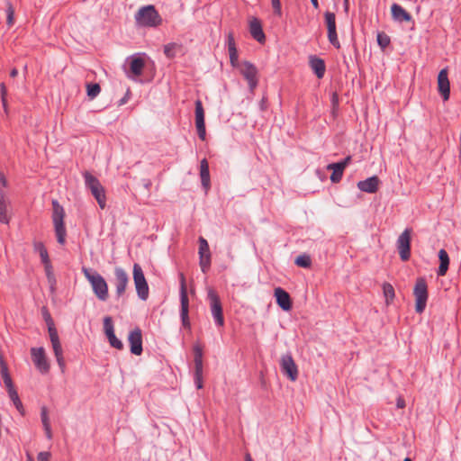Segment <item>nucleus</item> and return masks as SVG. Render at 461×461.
<instances>
[{"label": "nucleus", "mask_w": 461, "mask_h": 461, "mask_svg": "<svg viewBox=\"0 0 461 461\" xmlns=\"http://www.w3.org/2000/svg\"><path fill=\"white\" fill-rule=\"evenodd\" d=\"M267 99L264 96L259 102V108L261 111H265L267 109Z\"/></svg>", "instance_id": "obj_52"}, {"label": "nucleus", "mask_w": 461, "mask_h": 461, "mask_svg": "<svg viewBox=\"0 0 461 461\" xmlns=\"http://www.w3.org/2000/svg\"><path fill=\"white\" fill-rule=\"evenodd\" d=\"M31 355L36 368L41 374H47L50 371V366L46 357L45 349L42 347L32 348Z\"/></svg>", "instance_id": "obj_11"}, {"label": "nucleus", "mask_w": 461, "mask_h": 461, "mask_svg": "<svg viewBox=\"0 0 461 461\" xmlns=\"http://www.w3.org/2000/svg\"><path fill=\"white\" fill-rule=\"evenodd\" d=\"M380 180L376 176H370L357 183L360 191L374 194L378 190Z\"/></svg>", "instance_id": "obj_22"}, {"label": "nucleus", "mask_w": 461, "mask_h": 461, "mask_svg": "<svg viewBox=\"0 0 461 461\" xmlns=\"http://www.w3.org/2000/svg\"><path fill=\"white\" fill-rule=\"evenodd\" d=\"M180 277V303H181V310H180V317L182 321V324L184 327L189 328L190 321L188 317V309H189V301L187 297L186 286H185V279L184 274L179 275Z\"/></svg>", "instance_id": "obj_9"}, {"label": "nucleus", "mask_w": 461, "mask_h": 461, "mask_svg": "<svg viewBox=\"0 0 461 461\" xmlns=\"http://www.w3.org/2000/svg\"><path fill=\"white\" fill-rule=\"evenodd\" d=\"M228 52L230 56V62L232 67L239 68L240 64L239 63L238 50L236 48L235 41L231 33H229L228 39Z\"/></svg>", "instance_id": "obj_25"}, {"label": "nucleus", "mask_w": 461, "mask_h": 461, "mask_svg": "<svg viewBox=\"0 0 461 461\" xmlns=\"http://www.w3.org/2000/svg\"><path fill=\"white\" fill-rule=\"evenodd\" d=\"M438 258L440 264L438 269V276H443L446 275L449 266V257L445 249H440L438 251Z\"/></svg>", "instance_id": "obj_28"}, {"label": "nucleus", "mask_w": 461, "mask_h": 461, "mask_svg": "<svg viewBox=\"0 0 461 461\" xmlns=\"http://www.w3.org/2000/svg\"><path fill=\"white\" fill-rule=\"evenodd\" d=\"M195 126L198 137L204 140L206 137L205 122H204V110L202 101L197 99L195 101Z\"/></svg>", "instance_id": "obj_16"}, {"label": "nucleus", "mask_w": 461, "mask_h": 461, "mask_svg": "<svg viewBox=\"0 0 461 461\" xmlns=\"http://www.w3.org/2000/svg\"><path fill=\"white\" fill-rule=\"evenodd\" d=\"M128 341L131 347V353L135 356L141 355L142 348V334L140 328H135L129 333Z\"/></svg>", "instance_id": "obj_18"}, {"label": "nucleus", "mask_w": 461, "mask_h": 461, "mask_svg": "<svg viewBox=\"0 0 461 461\" xmlns=\"http://www.w3.org/2000/svg\"><path fill=\"white\" fill-rule=\"evenodd\" d=\"M348 0H345V2H347Z\"/></svg>", "instance_id": "obj_63"}, {"label": "nucleus", "mask_w": 461, "mask_h": 461, "mask_svg": "<svg viewBox=\"0 0 461 461\" xmlns=\"http://www.w3.org/2000/svg\"><path fill=\"white\" fill-rule=\"evenodd\" d=\"M309 65L318 78H322L326 71L325 62L322 59L317 56H311L309 59Z\"/></svg>", "instance_id": "obj_24"}, {"label": "nucleus", "mask_w": 461, "mask_h": 461, "mask_svg": "<svg viewBox=\"0 0 461 461\" xmlns=\"http://www.w3.org/2000/svg\"><path fill=\"white\" fill-rule=\"evenodd\" d=\"M86 186L91 191V194L97 201L101 209H104L106 205V196L104 188L101 185L100 181L89 172L83 174Z\"/></svg>", "instance_id": "obj_5"}, {"label": "nucleus", "mask_w": 461, "mask_h": 461, "mask_svg": "<svg viewBox=\"0 0 461 461\" xmlns=\"http://www.w3.org/2000/svg\"><path fill=\"white\" fill-rule=\"evenodd\" d=\"M43 429H44L45 435H46L47 438L51 439V438H52V431H51L50 425L47 426V427H43Z\"/></svg>", "instance_id": "obj_53"}, {"label": "nucleus", "mask_w": 461, "mask_h": 461, "mask_svg": "<svg viewBox=\"0 0 461 461\" xmlns=\"http://www.w3.org/2000/svg\"><path fill=\"white\" fill-rule=\"evenodd\" d=\"M17 75H18V70H17V68H13V69L11 70V72H10V76H11L12 77H16Z\"/></svg>", "instance_id": "obj_57"}, {"label": "nucleus", "mask_w": 461, "mask_h": 461, "mask_svg": "<svg viewBox=\"0 0 461 461\" xmlns=\"http://www.w3.org/2000/svg\"><path fill=\"white\" fill-rule=\"evenodd\" d=\"M438 92L441 94L445 101L448 100L450 95V85L447 77V68H443L439 71L438 76Z\"/></svg>", "instance_id": "obj_20"}, {"label": "nucleus", "mask_w": 461, "mask_h": 461, "mask_svg": "<svg viewBox=\"0 0 461 461\" xmlns=\"http://www.w3.org/2000/svg\"><path fill=\"white\" fill-rule=\"evenodd\" d=\"M0 222L7 224L9 216L7 213V201L5 193L0 190Z\"/></svg>", "instance_id": "obj_30"}, {"label": "nucleus", "mask_w": 461, "mask_h": 461, "mask_svg": "<svg viewBox=\"0 0 461 461\" xmlns=\"http://www.w3.org/2000/svg\"><path fill=\"white\" fill-rule=\"evenodd\" d=\"M194 384L197 389H201L203 387V375H194Z\"/></svg>", "instance_id": "obj_49"}, {"label": "nucleus", "mask_w": 461, "mask_h": 461, "mask_svg": "<svg viewBox=\"0 0 461 461\" xmlns=\"http://www.w3.org/2000/svg\"><path fill=\"white\" fill-rule=\"evenodd\" d=\"M311 3H312V5H313L314 8L317 9L319 7L318 0H311Z\"/></svg>", "instance_id": "obj_59"}, {"label": "nucleus", "mask_w": 461, "mask_h": 461, "mask_svg": "<svg viewBox=\"0 0 461 461\" xmlns=\"http://www.w3.org/2000/svg\"><path fill=\"white\" fill-rule=\"evenodd\" d=\"M325 22L328 29V39L331 45L335 48L339 49L340 44L338 39L337 32H336V16L335 14L331 12L325 13Z\"/></svg>", "instance_id": "obj_14"}, {"label": "nucleus", "mask_w": 461, "mask_h": 461, "mask_svg": "<svg viewBox=\"0 0 461 461\" xmlns=\"http://www.w3.org/2000/svg\"><path fill=\"white\" fill-rule=\"evenodd\" d=\"M114 278L115 294L117 298H120L126 291L129 284V276L123 268L117 267L114 269Z\"/></svg>", "instance_id": "obj_13"}, {"label": "nucleus", "mask_w": 461, "mask_h": 461, "mask_svg": "<svg viewBox=\"0 0 461 461\" xmlns=\"http://www.w3.org/2000/svg\"><path fill=\"white\" fill-rule=\"evenodd\" d=\"M128 62L130 65L129 78L133 79L142 75L145 61L139 54L129 57Z\"/></svg>", "instance_id": "obj_19"}, {"label": "nucleus", "mask_w": 461, "mask_h": 461, "mask_svg": "<svg viewBox=\"0 0 461 461\" xmlns=\"http://www.w3.org/2000/svg\"><path fill=\"white\" fill-rule=\"evenodd\" d=\"M50 454L49 452H40L38 454L37 459L38 461H50Z\"/></svg>", "instance_id": "obj_48"}, {"label": "nucleus", "mask_w": 461, "mask_h": 461, "mask_svg": "<svg viewBox=\"0 0 461 461\" xmlns=\"http://www.w3.org/2000/svg\"><path fill=\"white\" fill-rule=\"evenodd\" d=\"M203 359H194V375H203Z\"/></svg>", "instance_id": "obj_45"}, {"label": "nucleus", "mask_w": 461, "mask_h": 461, "mask_svg": "<svg viewBox=\"0 0 461 461\" xmlns=\"http://www.w3.org/2000/svg\"><path fill=\"white\" fill-rule=\"evenodd\" d=\"M48 332L50 335V339L51 342L52 349L54 356L56 357L57 363L62 374L66 371V362L63 357V349L59 340V337L58 334V330L55 328L54 322L52 319H50Z\"/></svg>", "instance_id": "obj_4"}, {"label": "nucleus", "mask_w": 461, "mask_h": 461, "mask_svg": "<svg viewBox=\"0 0 461 461\" xmlns=\"http://www.w3.org/2000/svg\"><path fill=\"white\" fill-rule=\"evenodd\" d=\"M351 156L346 157L343 160L337 162L339 165H342L344 168L350 163Z\"/></svg>", "instance_id": "obj_51"}, {"label": "nucleus", "mask_w": 461, "mask_h": 461, "mask_svg": "<svg viewBox=\"0 0 461 461\" xmlns=\"http://www.w3.org/2000/svg\"><path fill=\"white\" fill-rule=\"evenodd\" d=\"M0 92H1V99H2L4 110L5 113H7V102H6V97H5L7 90H6V86H5V83H2L0 85Z\"/></svg>", "instance_id": "obj_42"}, {"label": "nucleus", "mask_w": 461, "mask_h": 461, "mask_svg": "<svg viewBox=\"0 0 461 461\" xmlns=\"http://www.w3.org/2000/svg\"><path fill=\"white\" fill-rule=\"evenodd\" d=\"M0 184L5 187L7 186V180L3 172H0Z\"/></svg>", "instance_id": "obj_54"}, {"label": "nucleus", "mask_w": 461, "mask_h": 461, "mask_svg": "<svg viewBox=\"0 0 461 461\" xmlns=\"http://www.w3.org/2000/svg\"><path fill=\"white\" fill-rule=\"evenodd\" d=\"M1 378L5 384L7 393L15 389L14 386L13 380L11 378L10 374L3 375Z\"/></svg>", "instance_id": "obj_41"}, {"label": "nucleus", "mask_w": 461, "mask_h": 461, "mask_svg": "<svg viewBox=\"0 0 461 461\" xmlns=\"http://www.w3.org/2000/svg\"><path fill=\"white\" fill-rule=\"evenodd\" d=\"M403 461H411L409 457H406Z\"/></svg>", "instance_id": "obj_62"}, {"label": "nucleus", "mask_w": 461, "mask_h": 461, "mask_svg": "<svg viewBox=\"0 0 461 461\" xmlns=\"http://www.w3.org/2000/svg\"><path fill=\"white\" fill-rule=\"evenodd\" d=\"M411 230L406 228L397 239V249L402 261H407L411 256Z\"/></svg>", "instance_id": "obj_10"}, {"label": "nucleus", "mask_w": 461, "mask_h": 461, "mask_svg": "<svg viewBox=\"0 0 461 461\" xmlns=\"http://www.w3.org/2000/svg\"><path fill=\"white\" fill-rule=\"evenodd\" d=\"M295 264L301 267H309L312 264L311 258L308 255H300L296 258Z\"/></svg>", "instance_id": "obj_38"}, {"label": "nucleus", "mask_w": 461, "mask_h": 461, "mask_svg": "<svg viewBox=\"0 0 461 461\" xmlns=\"http://www.w3.org/2000/svg\"><path fill=\"white\" fill-rule=\"evenodd\" d=\"M42 264L44 265L45 272H46V275H47V277L49 278V280L53 279L52 266H51L50 260H49L48 263H42Z\"/></svg>", "instance_id": "obj_47"}, {"label": "nucleus", "mask_w": 461, "mask_h": 461, "mask_svg": "<svg viewBox=\"0 0 461 461\" xmlns=\"http://www.w3.org/2000/svg\"><path fill=\"white\" fill-rule=\"evenodd\" d=\"M150 186H151V182L149 180H145L144 187L149 190L150 188Z\"/></svg>", "instance_id": "obj_58"}, {"label": "nucleus", "mask_w": 461, "mask_h": 461, "mask_svg": "<svg viewBox=\"0 0 461 461\" xmlns=\"http://www.w3.org/2000/svg\"><path fill=\"white\" fill-rule=\"evenodd\" d=\"M82 272L86 280L91 285L95 295L100 301H106L108 299V285L105 279L95 269L82 267Z\"/></svg>", "instance_id": "obj_1"}, {"label": "nucleus", "mask_w": 461, "mask_h": 461, "mask_svg": "<svg viewBox=\"0 0 461 461\" xmlns=\"http://www.w3.org/2000/svg\"><path fill=\"white\" fill-rule=\"evenodd\" d=\"M200 176L203 187L207 191L211 185L209 165L205 158L200 163Z\"/></svg>", "instance_id": "obj_27"}, {"label": "nucleus", "mask_w": 461, "mask_h": 461, "mask_svg": "<svg viewBox=\"0 0 461 461\" xmlns=\"http://www.w3.org/2000/svg\"><path fill=\"white\" fill-rule=\"evenodd\" d=\"M391 11L393 18L397 22H409L411 19V14L398 4H393Z\"/></svg>", "instance_id": "obj_26"}, {"label": "nucleus", "mask_w": 461, "mask_h": 461, "mask_svg": "<svg viewBox=\"0 0 461 461\" xmlns=\"http://www.w3.org/2000/svg\"><path fill=\"white\" fill-rule=\"evenodd\" d=\"M104 330L110 345L116 349H122L123 344L115 336L113 320L110 316H106L104 318Z\"/></svg>", "instance_id": "obj_15"}, {"label": "nucleus", "mask_w": 461, "mask_h": 461, "mask_svg": "<svg viewBox=\"0 0 461 461\" xmlns=\"http://www.w3.org/2000/svg\"><path fill=\"white\" fill-rule=\"evenodd\" d=\"M41 419L43 427H47V426L50 425L49 414H48V409L45 406H42L41 409Z\"/></svg>", "instance_id": "obj_40"}, {"label": "nucleus", "mask_w": 461, "mask_h": 461, "mask_svg": "<svg viewBox=\"0 0 461 461\" xmlns=\"http://www.w3.org/2000/svg\"><path fill=\"white\" fill-rule=\"evenodd\" d=\"M6 14H7V24L9 26H12L14 24V11L11 5H8L7 10H6Z\"/></svg>", "instance_id": "obj_43"}, {"label": "nucleus", "mask_w": 461, "mask_h": 461, "mask_svg": "<svg viewBox=\"0 0 461 461\" xmlns=\"http://www.w3.org/2000/svg\"><path fill=\"white\" fill-rule=\"evenodd\" d=\"M275 297L276 303L284 311H290L292 309V302L289 294L281 287L275 289Z\"/></svg>", "instance_id": "obj_21"}, {"label": "nucleus", "mask_w": 461, "mask_h": 461, "mask_svg": "<svg viewBox=\"0 0 461 461\" xmlns=\"http://www.w3.org/2000/svg\"><path fill=\"white\" fill-rule=\"evenodd\" d=\"M52 221L57 240L63 245L66 241L67 231L64 224L65 211L57 200L52 201Z\"/></svg>", "instance_id": "obj_3"}, {"label": "nucleus", "mask_w": 461, "mask_h": 461, "mask_svg": "<svg viewBox=\"0 0 461 461\" xmlns=\"http://www.w3.org/2000/svg\"><path fill=\"white\" fill-rule=\"evenodd\" d=\"M415 296V311L422 313L426 308L428 301V286L424 278H418L413 289Z\"/></svg>", "instance_id": "obj_7"}, {"label": "nucleus", "mask_w": 461, "mask_h": 461, "mask_svg": "<svg viewBox=\"0 0 461 461\" xmlns=\"http://www.w3.org/2000/svg\"><path fill=\"white\" fill-rule=\"evenodd\" d=\"M207 298L210 302L211 312L215 325L218 327H222L224 325V318L222 306L218 294L212 289H209L207 293Z\"/></svg>", "instance_id": "obj_8"}, {"label": "nucleus", "mask_w": 461, "mask_h": 461, "mask_svg": "<svg viewBox=\"0 0 461 461\" xmlns=\"http://www.w3.org/2000/svg\"><path fill=\"white\" fill-rule=\"evenodd\" d=\"M8 374H9V371H8L7 365L5 362L3 357L0 355V376L2 377L3 375H8Z\"/></svg>", "instance_id": "obj_46"}, {"label": "nucleus", "mask_w": 461, "mask_h": 461, "mask_svg": "<svg viewBox=\"0 0 461 461\" xmlns=\"http://www.w3.org/2000/svg\"><path fill=\"white\" fill-rule=\"evenodd\" d=\"M125 103H126V99L125 98H122V99L120 100V104L121 105L125 104Z\"/></svg>", "instance_id": "obj_61"}, {"label": "nucleus", "mask_w": 461, "mask_h": 461, "mask_svg": "<svg viewBox=\"0 0 461 461\" xmlns=\"http://www.w3.org/2000/svg\"><path fill=\"white\" fill-rule=\"evenodd\" d=\"M136 24L140 27H158L162 23V18L154 5H149L140 7L135 14Z\"/></svg>", "instance_id": "obj_2"}, {"label": "nucleus", "mask_w": 461, "mask_h": 461, "mask_svg": "<svg viewBox=\"0 0 461 461\" xmlns=\"http://www.w3.org/2000/svg\"><path fill=\"white\" fill-rule=\"evenodd\" d=\"M199 266L203 273H206L211 267V254L206 256H199Z\"/></svg>", "instance_id": "obj_35"}, {"label": "nucleus", "mask_w": 461, "mask_h": 461, "mask_svg": "<svg viewBox=\"0 0 461 461\" xmlns=\"http://www.w3.org/2000/svg\"><path fill=\"white\" fill-rule=\"evenodd\" d=\"M376 38L377 43L382 49H385L386 47H388L391 42L390 37L384 32L377 33Z\"/></svg>", "instance_id": "obj_39"}, {"label": "nucleus", "mask_w": 461, "mask_h": 461, "mask_svg": "<svg viewBox=\"0 0 461 461\" xmlns=\"http://www.w3.org/2000/svg\"><path fill=\"white\" fill-rule=\"evenodd\" d=\"M87 96L90 99L95 98L101 92V87L97 83H89L86 85Z\"/></svg>", "instance_id": "obj_34"}, {"label": "nucleus", "mask_w": 461, "mask_h": 461, "mask_svg": "<svg viewBox=\"0 0 461 461\" xmlns=\"http://www.w3.org/2000/svg\"><path fill=\"white\" fill-rule=\"evenodd\" d=\"M246 461H253L249 454L246 456Z\"/></svg>", "instance_id": "obj_60"}, {"label": "nucleus", "mask_w": 461, "mask_h": 461, "mask_svg": "<svg viewBox=\"0 0 461 461\" xmlns=\"http://www.w3.org/2000/svg\"><path fill=\"white\" fill-rule=\"evenodd\" d=\"M397 407L398 408H404L405 407V402L402 399L399 398L398 401H397Z\"/></svg>", "instance_id": "obj_56"}, {"label": "nucleus", "mask_w": 461, "mask_h": 461, "mask_svg": "<svg viewBox=\"0 0 461 461\" xmlns=\"http://www.w3.org/2000/svg\"><path fill=\"white\" fill-rule=\"evenodd\" d=\"M194 359H203V351L199 346L194 347Z\"/></svg>", "instance_id": "obj_50"}, {"label": "nucleus", "mask_w": 461, "mask_h": 461, "mask_svg": "<svg viewBox=\"0 0 461 461\" xmlns=\"http://www.w3.org/2000/svg\"><path fill=\"white\" fill-rule=\"evenodd\" d=\"M249 32L252 38L259 43H263L266 41L261 23L255 17L249 20Z\"/></svg>", "instance_id": "obj_23"}, {"label": "nucleus", "mask_w": 461, "mask_h": 461, "mask_svg": "<svg viewBox=\"0 0 461 461\" xmlns=\"http://www.w3.org/2000/svg\"><path fill=\"white\" fill-rule=\"evenodd\" d=\"M43 317H44V320H45V321H46L47 325L49 326L50 319H52V318H51L50 314L48 312V311H47V310H45V311L43 312Z\"/></svg>", "instance_id": "obj_55"}, {"label": "nucleus", "mask_w": 461, "mask_h": 461, "mask_svg": "<svg viewBox=\"0 0 461 461\" xmlns=\"http://www.w3.org/2000/svg\"><path fill=\"white\" fill-rule=\"evenodd\" d=\"M33 249H34V251L39 253L41 259V263H48V261L50 260V258H49L48 250L45 248L44 244L42 242H34Z\"/></svg>", "instance_id": "obj_31"}, {"label": "nucleus", "mask_w": 461, "mask_h": 461, "mask_svg": "<svg viewBox=\"0 0 461 461\" xmlns=\"http://www.w3.org/2000/svg\"><path fill=\"white\" fill-rule=\"evenodd\" d=\"M328 170H332L330 175V180L332 183H339L343 176V172L345 168L342 165H339L338 163H331L327 166Z\"/></svg>", "instance_id": "obj_29"}, {"label": "nucleus", "mask_w": 461, "mask_h": 461, "mask_svg": "<svg viewBox=\"0 0 461 461\" xmlns=\"http://www.w3.org/2000/svg\"><path fill=\"white\" fill-rule=\"evenodd\" d=\"M198 242H199V249H198L199 256H206V254H211L210 249H209V244L203 237H200L198 239Z\"/></svg>", "instance_id": "obj_36"}, {"label": "nucleus", "mask_w": 461, "mask_h": 461, "mask_svg": "<svg viewBox=\"0 0 461 461\" xmlns=\"http://www.w3.org/2000/svg\"><path fill=\"white\" fill-rule=\"evenodd\" d=\"M179 48L180 46L175 42L168 43L164 46V53L167 58L172 59L176 56V50Z\"/></svg>", "instance_id": "obj_37"}, {"label": "nucleus", "mask_w": 461, "mask_h": 461, "mask_svg": "<svg viewBox=\"0 0 461 461\" xmlns=\"http://www.w3.org/2000/svg\"><path fill=\"white\" fill-rule=\"evenodd\" d=\"M132 274L137 295L140 300L146 301L149 298V289L140 265L138 263L133 265Z\"/></svg>", "instance_id": "obj_6"}, {"label": "nucleus", "mask_w": 461, "mask_h": 461, "mask_svg": "<svg viewBox=\"0 0 461 461\" xmlns=\"http://www.w3.org/2000/svg\"><path fill=\"white\" fill-rule=\"evenodd\" d=\"M383 293L385 297L386 303H390L394 298V289L391 284L384 283L383 285Z\"/></svg>", "instance_id": "obj_33"}, {"label": "nucleus", "mask_w": 461, "mask_h": 461, "mask_svg": "<svg viewBox=\"0 0 461 461\" xmlns=\"http://www.w3.org/2000/svg\"><path fill=\"white\" fill-rule=\"evenodd\" d=\"M281 369L291 381H295L298 376L297 366L290 354L283 355L280 362Z\"/></svg>", "instance_id": "obj_17"}, {"label": "nucleus", "mask_w": 461, "mask_h": 461, "mask_svg": "<svg viewBox=\"0 0 461 461\" xmlns=\"http://www.w3.org/2000/svg\"><path fill=\"white\" fill-rule=\"evenodd\" d=\"M239 68L240 74L248 81L250 90L253 91L258 82L257 68L249 61H243Z\"/></svg>", "instance_id": "obj_12"}, {"label": "nucleus", "mask_w": 461, "mask_h": 461, "mask_svg": "<svg viewBox=\"0 0 461 461\" xmlns=\"http://www.w3.org/2000/svg\"><path fill=\"white\" fill-rule=\"evenodd\" d=\"M272 7L276 15H282V8L280 0H271Z\"/></svg>", "instance_id": "obj_44"}, {"label": "nucleus", "mask_w": 461, "mask_h": 461, "mask_svg": "<svg viewBox=\"0 0 461 461\" xmlns=\"http://www.w3.org/2000/svg\"><path fill=\"white\" fill-rule=\"evenodd\" d=\"M8 395H9L11 401L13 402L14 405L17 409V411L22 415H23L24 414V409H23V403H22V402H21V400L19 398L17 391L15 389L12 390V391L8 392Z\"/></svg>", "instance_id": "obj_32"}]
</instances>
